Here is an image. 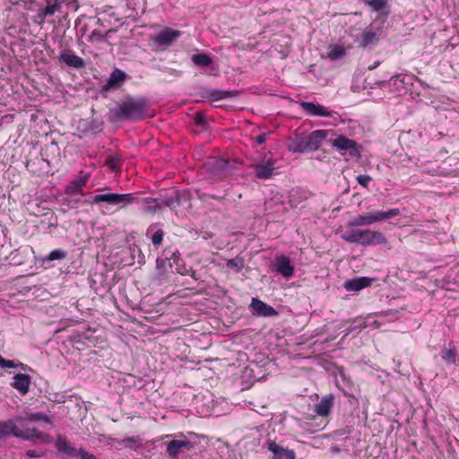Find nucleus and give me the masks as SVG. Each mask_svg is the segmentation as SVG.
Segmentation results:
<instances>
[{
	"instance_id": "obj_2",
	"label": "nucleus",
	"mask_w": 459,
	"mask_h": 459,
	"mask_svg": "<svg viewBox=\"0 0 459 459\" xmlns=\"http://www.w3.org/2000/svg\"><path fill=\"white\" fill-rule=\"evenodd\" d=\"M148 103L145 99L126 98L116 108L109 109L108 120L118 122L122 120L139 121L146 117Z\"/></svg>"
},
{
	"instance_id": "obj_14",
	"label": "nucleus",
	"mask_w": 459,
	"mask_h": 459,
	"mask_svg": "<svg viewBox=\"0 0 459 459\" xmlns=\"http://www.w3.org/2000/svg\"><path fill=\"white\" fill-rule=\"evenodd\" d=\"M265 446L273 453V459H295L293 450L286 449L273 440L268 439Z\"/></svg>"
},
{
	"instance_id": "obj_8",
	"label": "nucleus",
	"mask_w": 459,
	"mask_h": 459,
	"mask_svg": "<svg viewBox=\"0 0 459 459\" xmlns=\"http://www.w3.org/2000/svg\"><path fill=\"white\" fill-rule=\"evenodd\" d=\"M329 143L342 154L347 152L351 157L359 158L360 156L357 143L344 135L330 139Z\"/></svg>"
},
{
	"instance_id": "obj_4",
	"label": "nucleus",
	"mask_w": 459,
	"mask_h": 459,
	"mask_svg": "<svg viewBox=\"0 0 459 459\" xmlns=\"http://www.w3.org/2000/svg\"><path fill=\"white\" fill-rule=\"evenodd\" d=\"M342 238L347 242L359 244L364 247L375 246L385 242V238L381 232L371 230H348L342 234Z\"/></svg>"
},
{
	"instance_id": "obj_3",
	"label": "nucleus",
	"mask_w": 459,
	"mask_h": 459,
	"mask_svg": "<svg viewBox=\"0 0 459 459\" xmlns=\"http://www.w3.org/2000/svg\"><path fill=\"white\" fill-rule=\"evenodd\" d=\"M241 163L237 160H227L219 158H210L204 163L206 172L215 179L224 180L232 177L239 169Z\"/></svg>"
},
{
	"instance_id": "obj_41",
	"label": "nucleus",
	"mask_w": 459,
	"mask_h": 459,
	"mask_svg": "<svg viewBox=\"0 0 459 459\" xmlns=\"http://www.w3.org/2000/svg\"><path fill=\"white\" fill-rule=\"evenodd\" d=\"M344 55H345V51H344L343 48L339 47V46H334L328 52V57L333 61L341 59L342 57L344 56Z\"/></svg>"
},
{
	"instance_id": "obj_44",
	"label": "nucleus",
	"mask_w": 459,
	"mask_h": 459,
	"mask_svg": "<svg viewBox=\"0 0 459 459\" xmlns=\"http://www.w3.org/2000/svg\"><path fill=\"white\" fill-rule=\"evenodd\" d=\"M356 179L358 183L364 187H368L369 182L371 181V178L368 175H358Z\"/></svg>"
},
{
	"instance_id": "obj_37",
	"label": "nucleus",
	"mask_w": 459,
	"mask_h": 459,
	"mask_svg": "<svg viewBox=\"0 0 459 459\" xmlns=\"http://www.w3.org/2000/svg\"><path fill=\"white\" fill-rule=\"evenodd\" d=\"M176 199L178 203V207H188L190 206L191 194L186 190L176 191Z\"/></svg>"
},
{
	"instance_id": "obj_50",
	"label": "nucleus",
	"mask_w": 459,
	"mask_h": 459,
	"mask_svg": "<svg viewBox=\"0 0 459 459\" xmlns=\"http://www.w3.org/2000/svg\"><path fill=\"white\" fill-rule=\"evenodd\" d=\"M203 201H205L206 198L208 197H211V198H213V199H217V200H220L221 197H217L215 195H208V194H202L200 196H199Z\"/></svg>"
},
{
	"instance_id": "obj_43",
	"label": "nucleus",
	"mask_w": 459,
	"mask_h": 459,
	"mask_svg": "<svg viewBox=\"0 0 459 459\" xmlns=\"http://www.w3.org/2000/svg\"><path fill=\"white\" fill-rule=\"evenodd\" d=\"M106 39V36L102 34V32L99 30H94L91 31V35L89 36V41L91 43L95 42H102Z\"/></svg>"
},
{
	"instance_id": "obj_53",
	"label": "nucleus",
	"mask_w": 459,
	"mask_h": 459,
	"mask_svg": "<svg viewBox=\"0 0 459 459\" xmlns=\"http://www.w3.org/2000/svg\"><path fill=\"white\" fill-rule=\"evenodd\" d=\"M172 437L171 435H165V436H163L161 438H162V439H166V438H169V437Z\"/></svg>"
},
{
	"instance_id": "obj_30",
	"label": "nucleus",
	"mask_w": 459,
	"mask_h": 459,
	"mask_svg": "<svg viewBox=\"0 0 459 459\" xmlns=\"http://www.w3.org/2000/svg\"><path fill=\"white\" fill-rule=\"evenodd\" d=\"M15 437L22 438L23 440H29L31 441L35 438H42L43 434L39 432L37 429H27L25 430H22L18 428V430L14 433Z\"/></svg>"
},
{
	"instance_id": "obj_35",
	"label": "nucleus",
	"mask_w": 459,
	"mask_h": 459,
	"mask_svg": "<svg viewBox=\"0 0 459 459\" xmlns=\"http://www.w3.org/2000/svg\"><path fill=\"white\" fill-rule=\"evenodd\" d=\"M191 59L195 65L201 67H207L212 63V58L206 54H195Z\"/></svg>"
},
{
	"instance_id": "obj_11",
	"label": "nucleus",
	"mask_w": 459,
	"mask_h": 459,
	"mask_svg": "<svg viewBox=\"0 0 459 459\" xmlns=\"http://www.w3.org/2000/svg\"><path fill=\"white\" fill-rule=\"evenodd\" d=\"M300 107L309 116L333 117L334 115H337V112L328 111L324 106L313 102L302 101Z\"/></svg>"
},
{
	"instance_id": "obj_16",
	"label": "nucleus",
	"mask_w": 459,
	"mask_h": 459,
	"mask_svg": "<svg viewBox=\"0 0 459 459\" xmlns=\"http://www.w3.org/2000/svg\"><path fill=\"white\" fill-rule=\"evenodd\" d=\"M59 60L76 69L83 68L85 65L84 60L69 49H65L60 53Z\"/></svg>"
},
{
	"instance_id": "obj_33",
	"label": "nucleus",
	"mask_w": 459,
	"mask_h": 459,
	"mask_svg": "<svg viewBox=\"0 0 459 459\" xmlns=\"http://www.w3.org/2000/svg\"><path fill=\"white\" fill-rule=\"evenodd\" d=\"M56 13H57V9L51 5L49 1H46V6L38 10L37 18L40 21H44L47 17L52 16Z\"/></svg>"
},
{
	"instance_id": "obj_20",
	"label": "nucleus",
	"mask_w": 459,
	"mask_h": 459,
	"mask_svg": "<svg viewBox=\"0 0 459 459\" xmlns=\"http://www.w3.org/2000/svg\"><path fill=\"white\" fill-rule=\"evenodd\" d=\"M371 11L377 13L379 18L386 17L389 13L387 0H361Z\"/></svg>"
},
{
	"instance_id": "obj_49",
	"label": "nucleus",
	"mask_w": 459,
	"mask_h": 459,
	"mask_svg": "<svg viewBox=\"0 0 459 459\" xmlns=\"http://www.w3.org/2000/svg\"><path fill=\"white\" fill-rule=\"evenodd\" d=\"M16 367H17V365L13 360H7V359L4 360V368H13Z\"/></svg>"
},
{
	"instance_id": "obj_22",
	"label": "nucleus",
	"mask_w": 459,
	"mask_h": 459,
	"mask_svg": "<svg viewBox=\"0 0 459 459\" xmlns=\"http://www.w3.org/2000/svg\"><path fill=\"white\" fill-rule=\"evenodd\" d=\"M373 281L372 278L368 277H358L351 280H348L344 282V289L347 291H359L371 284Z\"/></svg>"
},
{
	"instance_id": "obj_10",
	"label": "nucleus",
	"mask_w": 459,
	"mask_h": 459,
	"mask_svg": "<svg viewBox=\"0 0 459 459\" xmlns=\"http://www.w3.org/2000/svg\"><path fill=\"white\" fill-rule=\"evenodd\" d=\"M249 307L252 314L256 316L271 317L278 315L275 308L257 298L252 299Z\"/></svg>"
},
{
	"instance_id": "obj_31",
	"label": "nucleus",
	"mask_w": 459,
	"mask_h": 459,
	"mask_svg": "<svg viewBox=\"0 0 459 459\" xmlns=\"http://www.w3.org/2000/svg\"><path fill=\"white\" fill-rule=\"evenodd\" d=\"M18 430V427L15 422L12 420H8L5 421H0V438L13 436L14 433Z\"/></svg>"
},
{
	"instance_id": "obj_47",
	"label": "nucleus",
	"mask_w": 459,
	"mask_h": 459,
	"mask_svg": "<svg viewBox=\"0 0 459 459\" xmlns=\"http://www.w3.org/2000/svg\"><path fill=\"white\" fill-rule=\"evenodd\" d=\"M266 139H267V134L263 133L256 136L255 142L258 144H263L264 143H265Z\"/></svg>"
},
{
	"instance_id": "obj_48",
	"label": "nucleus",
	"mask_w": 459,
	"mask_h": 459,
	"mask_svg": "<svg viewBox=\"0 0 459 459\" xmlns=\"http://www.w3.org/2000/svg\"><path fill=\"white\" fill-rule=\"evenodd\" d=\"M26 455L29 456V457H40L43 455V453L39 452V451H36V450H28L26 452Z\"/></svg>"
},
{
	"instance_id": "obj_51",
	"label": "nucleus",
	"mask_w": 459,
	"mask_h": 459,
	"mask_svg": "<svg viewBox=\"0 0 459 459\" xmlns=\"http://www.w3.org/2000/svg\"><path fill=\"white\" fill-rule=\"evenodd\" d=\"M330 451H331L333 454H338V453H340V452H341V449H340V447H338L337 446H331Z\"/></svg>"
},
{
	"instance_id": "obj_12",
	"label": "nucleus",
	"mask_w": 459,
	"mask_h": 459,
	"mask_svg": "<svg viewBox=\"0 0 459 459\" xmlns=\"http://www.w3.org/2000/svg\"><path fill=\"white\" fill-rule=\"evenodd\" d=\"M327 134V130H315L308 134H305L307 152L317 150Z\"/></svg>"
},
{
	"instance_id": "obj_45",
	"label": "nucleus",
	"mask_w": 459,
	"mask_h": 459,
	"mask_svg": "<svg viewBox=\"0 0 459 459\" xmlns=\"http://www.w3.org/2000/svg\"><path fill=\"white\" fill-rule=\"evenodd\" d=\"M60 4H66L68 8H73L74 11L78 9V4L75 0H57Z\"/></svg>"
},
{
	"instance_id": "obj_21",
	"label": "nucleus",
	"mask_w": 459,
	"mask_h": 459,
	"mask_svg": "<svg viewBox=\"0 0 459 459\" xmlns=\"http://www.w3.org/2000/svg\"><path fill=\"white\" fill-rule=\"evenodd\" d=\"M333 405V395H325L318 403L315 405L314 411L317 416L326 417L329 415Z\"/></svg>"
},
{
	"instance_id": "obj_25",
	"label": "nucleus",
	"mask_w": 459,
	"mask_h": 459,
	"mask_svg": "<svg viewBox=\"0 0 459 459\" xmlns=\"http://www.w3.org/2000/svg\"><path fill=\"white\" fill-rule=\"evenodd\" d=\"M146 236L151 238L154 246H160L162 243L164 237V232L160 228V224H151L146 230Z\"/></svg>"
},
{
	"instance_id": "obj_34",
	"label": "nucleus",
	"mask_w": 459,
	"mask_h": 459,
	"mask_svg": "<svg viewBox=\"0 0 459 459\" xmlns=\"http://www.w3.org/2000/svg\"><path fill=\"white\" fill-rule=\"evenodd\" d=\"M82 197V193H80L77 195H68L66 198H65V203L67 204L69 208L76 209L80 206V204L87 203V201L83 200Z\"/></svg>"
},
{
	"instance_id": "obj_26",
	"label": "nucleus",
	"mask_w": 459,
	"mask_h": 459,
	"mask_svg": "<svg viewBox=\"0 0 459 459\" xmlns=\"http://www.w3.org/2000/svg\"><path fill=\"white\" fill-rule=\"evenodd\" d=\"M399 75H395L394 78L390 79L389 81H377L374 78H371L370 76H368L365 79V88H374L375 85H379L383 89H388L389 91H392V87L396 84L397 79Z\"/></svg>"
},
{
	"instance_id": "obj_40",
	"label": "nucleus",
	"mask_w": 459,
	"mask_h": 459,
	"mask_svg": "<svg viewBox=\"0 0 459 459\" xmlns=\"http://www.w3.org/2000/svg\"><path fill=\"white\" fill-rule=\"evenodd\" d=\"M66 252L63 249L57 248L51 251L44 259V262H51L55 260H62L66 257Z\"/></svg>"
},
{
	"instance_id": "obj_18",
	"label": "nucleus",
	"mask_w": 459,
	"mask_h": 459,
	"mask_svg": "<svg viewBox=\"0 0 459 459\" xmlns=\"http://www.w3.org/2000/svg\"><path fill=\"white\" fill-rule=\"evenodd\" d=\"M127 75L126 74L120 70L116 68L109 75V78L108 79L107 82L102 86V90L104 91H108L110 89H117L120 87V85L125 82Z\"/></svg>"
},
{
	"instance_id": "obj_28",
	"label": "nucleus",
	"mask_w": 459,
	"mask_h": 459,
	"mask_svg": "<svg viewBox=\"0 0 459 459\" xmlns=\"http://www.w3.org/2000/svg\"><path fill=\"white\" fill-rule=\"evenodd\" d=\"M112 440L117 445L118 448L127 447L133 450H136L141 446L142 442L139 436L129 437L123 439L113 438Z\"/></svg>"
},
{
	"instance_id": "obj_32",
	"label": "nucleus",
	"mask_w": 459,
	"mask_h": 459,
	"mask_svg": "<svg viewBox=\"0 0 459 459\" xmlns=\"http://www.w3.org/2000/svg\"><path fill=\"white\" fill-rule=\"evenodd\" d=\"M160 202V208L163 211L164 207H169L170 210L178 208V203L176 199V191L171 194H166L158 197Z\"/></svg>"
},
{
	"instance_id": "obj_15",
	"label": "nucleus",
	"mask_w": 459,
	"mask_h": 459,
	"mask_svg": "<svg viewBox=\"0 0 459 459\" xmlns=\"http://www.w3.org/2000/svg\"><path fill=\"white\" fill-rule=\"evenodd\" d=\"M274 268L279 274L285 278H290L295 270L290 263V259L283 255L275 257Z\"/></svg>"
},
{
	"instance_id": "obj_7",
	"label": "nucleus",
	"mask_w": 459,
	"mask_h": 459,
	"mask_svg": "<svg viewBox=\"0 0 459 459\" xmlns=\"http://www.w3.org/2000/svg\"><path fill=\"white\" fill-rule=\"evenodd\" d=\"M274 160L272 159V153L267 152L264 156L252 165L255 176L259 179H269L275 171Z\"/></svg>"
},
{
	"instance_id": "obj_39",
	"label": "nucleus",
	"mask_w": 459,
	"mask_h": 459,
	"mask_svg": "<svg viewBox=\"0 0 459 459\" xmlns=\"http://www.w3.org/2000/svg\"><path fill=\"white\" fill-rule=\"evenodd\" d=\"M442 359L448 364H455L456 361V351L455 348L443 349L441 351Z\"/></svg>"
},
{
	"instance_id": "obj_38",
	"label": "nucleus",
	"mask_w": 459,
	"mask_h": 459,
	"mask_svg": "<svg viewBox=\"0 0 459 459\" xmlns=\"http://www.w3.org/2000/svg\"><path fill=\"white\" fill-rule=\"evenodd\" d=\"M122 159L118 154H110L106 159V164L111 170L117 171L120 169Z\"/></svg>"
},
{
	"instance_id": "obj_1",
	"label": "nucleus",
	"mask_w": 459,
	"mask_h": 459,
	"mask_svg": "<svg viewBox=\"0 0 459 459\" xmlns=\"http://www.w3.org/2000/svg\"><path fill=\"white\" fill-rule=\"evenodd\" d=\"M107 203L117 206V209H124L126 206L136 204L143 213L154 215L157 212H162L160 202L158 198L141 197L137 194H117L107 193L95 195L92 204Z\"/></svg>"
},
{
	"instance_id": "obj_5",
	"label": "nucleus",
	"mask_w": 459,
	"mask_h": 459,
	"mask_svg": "<svg viewBox=\"0 0 459 459\" xmlns=\"http://www.w3.org/2000/svg\"><path fill=\"white\" fill-rule=\"evenodd\" d=\"M400 210L398 208L390 209L386 212L383 211H371L363 214L354 217L350 221L351 227H361L371 225L377 221H386L399 215Z\"/></svg>"
},
{
	"instance_id": "obj_54",
	"label": "nucleus",
	"mask_w": 459,
	"mask_h": 459,
	"mask_svg": "<svg viewBox=\"0 0 459 459\" xmlns=\"http://www.w3.org/2000/svg\"><path fill=\"white\" fill-rule=\"evenodd\" d=\"M359 326H352V327H351V329L349 330V332H351V331H353V330H355V329H357V328H359Z\"/></svg>"
},
{
	"instance_id": "obj_17",
	"label": "nucleus",
	"mask_w": 459,
	"mask_h": 459,
	"mask_svg": "<svg viewBox=\"0 0 459 459\" xmlns=\"http://www.w3.org/2000/svg\"><path fill=\"white\" fill-rule=\"evenodd\" d=\"M89 179V174L83 173L82 171L80 173V176L70 182L66 186L65 193L67 195H77L82 192V188L85 186Z\"/></svg>"
},
{
	"instance_id": "obj_27",
	"label": "nucleus",
	"mask_w": 459,
	"mask_h": 459,
	"mask_svg": "<svg viewBox=\"0 0 459 459\" xmlns=\"http://www.w3.org/2000/svg\"><path fill=\"white\" fill-rule=\"evenodd\" d=\"M17 420L21 422H37L52 424L51 419L42 412L27 413L26 417H19L17 418Z\"/></svg>"
},
{
	"instance_id": "obj_36",
	"label": "nucleus",
	"mask_w": 459,
	"mask_h": 459,
	"mask_svg": "<svg viewBox=\"0 0 459 459\" xmlns=\"http://www.w3.org/2000/svg\"><path fill=\"white\" fill-rule=\"evenodd\" d=\"M237 95V91H221V90H212L210 92V98L212 100H221L234 97Z\"/></svg>"
},
{
	"instance_id": "obj_6",
	"label": "nucleus",
	"mask_w": 459,
	"mask_h": 459,
	"mask_svg": "<svg viewBox=\"0 0 459 459\" xmlns=\"http://www.w3.org/2000/svg\"><path fill=\"white\" fill-rule=\"evenodd\" d=\"M178 436L180 438H174L164 442L166 453L171 459H178L179 455L185 450H192L195 447V442H193L190 437H197L194 432H189L188 436H185L183 433H179Z\"/></svg>"
},
{
	"instance_id": "obj_29",
	"label": "nucleus",
	"mask_w": 459,
	"mask_h": 459,
	"mask_svg": "<svg viewBox=\"0 0 459 459\" xmlns=\"http://www.w3.org/2000/svg\"><path fill=\"white\" fill-rule=\"evenodd\" d=\"M179 254L178 252H173L171 256L169 257L165 255L164 257H158L156 260V268L159 271L160 275H164L167 273L168 269L172 268L171 258H176Z\"/></svg>"
},
{
	"instance_id": "obj_42",
	"label": "nucleus",
	"mask_w": 459,
	"mask_h": 459,
	"mask_svg": "<svg viewBox=\"0 0 459 459\" xmlns=\"http://www.w3.org/2000/svg\"><path fill=\"white\" fill-rule=\"evenodd\" d=\"M227 266L229 268H236L237 271H240L244 267V261L242 258L235 257V258L230 259L227 262Z\"/></svg>"
},
{
	"instance_id": "obj_13",
	"label": "nucleus",
	"mask_w": 459,
	"mask_h": 459,
	"mask_svg": "<svg viewBox=\"0 0 459 459\" xmlns=\"http://www.w3.org/2000/svg\"><path fill=\"white\" fill-rule=\"evenodd\" d=\"M56 447L65 459H74L79 456V450L73 446L64 437H57Z\"/></svg>"
},
{
	"instance_id": "obj_19",
	"label": "nucleus",
	"mask_w": 459,
	"mask_h": 459,
	"mask_svg": "<svg viewBox=\"0 0 459 459\" xmlns=\"http://www.w3.org/2000/svg\"><path fill=\"white\" fill-rule=\"evenodd\" d=\"M180 35V32L172 29H165L158 32L153 40L159 45L169 46Z\"/></svg>"
},
{
	"instance_id": "obj_46",
	"label": "nucleus",
	"mask_w": 459,
	"mask_h": 459,
	"mask_svg": "<svg viewBox=\"0 0 459 459\" xmlns=\"http://www.w3.org/2000/svg\"><path fill=\"white\" fill-rule=\"evenodd\" d=\"M195 122L198 126H205V118L203 114L197 113L195 116Z\"/></svg>"
},
{
	"instance_id": "obj_9",
	"label": "nucleus",
	"mask_w": 459,
	"mask_h": 459,
	"mask_svg": "<svg viewBox=\"0 0 459 459\" xmlns=\"http://www.w3.org/2000/svg\"><path fill=\"white\" fill-rule=\"evenodd\" d=\"M382 35V30L375 24H370L364 29L360 36L357 39L359 47L371 48L376 45Z\"/></svg>"
},
{
	"instance_id": "obj_52",
	"label": "nucleus",
	"mask_w": 459,
	"mask_h": 459,
	"mask_svg": "<svg viewBox=\"0 0 459 459\" xmlns=\"http://www.w3.org/2000/svg\"><path fill=\"white\" fill-rule=\"evenodd\" d=\"M4 359L0 355V368H4Z\"/></svg>"
},
{
	"instance_id": "obj_23",
	"label": "nucleus",
	"mask_w": 459,
	"mask_h": 459,
	"mask_svg": "<svg viewBox=\"0 0 459 459\" xmlns=\"http://www.w3.org/2000/svg\"><path fill=\"white\" fill-rule=\"evenodd\" d=\"M288 149L291 152H307L305 134H295L293 137L290 138Z\"/></svg>"
},
{
	"instance_id": "obj_24",
	"label": "nucleus",
	"mask_w": 459,
	"mask_h": 459,
	"mask_svg": "<svg viewBox=\"0 0 459 459\" xmlns=\"http://www.w3.org/2000/svg\"><path fill=\"white\" fill-rule=\"evenodd\" d=\"M30 385V377L26 374L18 373L13 377L12 386L21 392L22 394H27Z\"/></svg>"
}]
</instances>
